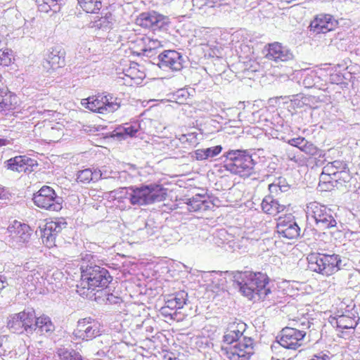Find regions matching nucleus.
<instances>
[{
	"mask_svg": "<svg viewBox=\"0 0 360 360\" xmlns=\"http://www.w3.org/2000/svg\"><path fill=\"white\" fill-rule=\"evenodd\" d=\"M67 227L64 218H56L47 221L44 227L40 229L43 243L48 248L55 245L56 236Z\"/></svg>",
	"mask_w": 360,
	"mask_h": 360,
	"instance_id": "4468645a",
	"label": "nucleus"
},
{
	"mask_svg": "<svg viewBox=\"0 0 360 360\" xmlns=\"http://www.w3.org/2000/svg\"><path fill=\"white\" fill-rule=\"evenodd\" d=\"M82 259L81 279L77 285V292L82 297L91 298L95 291L106 288L112 277L106 269L96 264L93 255L86 253Z\"/></svg>",
	"mask_w": 360,
	"mask_h": 360,
	"instance_id": "f257e3e1",
	"label": "nucleus"
},
{
	"mask_svg": "<svg viewBox=\"0 0 360 360\" xmlns=\"http://www.w3.org/2000/svg\"><path fill=\"white\" fill-rule=\"evenodd\" d=\"M139 42V46H141L140 49L141 53L147 57H152L155 55L157 50L162 46L159 40L151 39L148 36L141 37Z\"/></svg>",
	"mask_w": 360,
	"mask_h": 360,
	"instance_id": "393cba45",
	"label": "nucleus"
},
{
	"mask_svg": "<svg viewBox=\"0 0 360 360\" xmlns=\"http://www.w3.org/2000/svg\"><path fill=\"white\" fill-rule=\"evenodd\" d=\"M67 227L64 218H56L47 221L44 227L40 229L43 243L48 248L55 245L56 236Z\"/></svg>",
	"mask_w": 360,
	"mask_h": 360,
	"instance_id": "ddd939ff",
	"label": "nucleus"
},
{
	"mask_svg": "<svg viewBox=\"0 0 360 360\" xmlns=\"http://www.w3.org/2000/svg\"><path fill=\"white\" fill-rule=\"evenodd\" d=\"M9 143V141L6 139L0 138V146H6Z\"/></svg>",
	"mask_w": 360,
	"mask_h": 360,
	"instance_id": "3c124183",
	"label": "nucleus"
},
{
	"mask_svg": "<svg viewBox=\"0 0 360 360\" xmlns=\"http://www.w3.org/2000/svg\"><path fill=\"white\" fill-rule=\"evenodd\" d=\"M168 19L167 17L160 15L155 11L143 13L136 19V24L155 31L164 29L167 25Z\"/></svg>",
	"mask_w": 360,
	"mask_h": 360,
	"instance_id": "dca6fc26",
	"label": "nucleus"
},
{
	"mask_svg": "<svg viewBox=\"0 0 360 360\" xmlns=\"http://www.w3.org/2000/svg\"><path fill=\"white\" fill-rule=\"evenodd\" d=\"M129 71H131V72H133V71H134V68H130V70H129Z\"/></svg>",
	"mask_w": 360,
	"mask_h": 360,
	"instance_id": "4d7b16f0",
	"label": "nucleus"
},
{
	"mask_svg": "<svg viewBox=\"0 0 360 360\" xmlns=\"http://www.w3.org/2000/svg\"><path fill=\"white\" fill-rule=\"evenodd\" d=\"M139 125L136 123L134 124H126L124 127L119 129L117 132V136L133 137L138 132Z\"/></svg>",
	"mask_w": 360,
	"mask_h": 360,
	"instance_id": "58836bf2",
	"label": "nucleus"
},
{
	"mask_svg": "<svg viewBox=\"0 0 360 360\" xmlns=\"http://www.w3.org/2000/svg\"><path fill=\"white\" fill-rule=\"evenodd\" d=\"M243 323L233 324L224 335V342L228 345L235 343L233 346L222 347L226 356L229 360H250L254 354L253 340L243 337L242 330L245 328Z\"/></svg>",
	"mask_w": 360,
	"mask_h": 360,
	"instance_id": "20e7f679",
	"label": "nucleus"
},
{
	"mask_svg": "<svg viewBox=\"0 0 360 360\" xmlns=\"http://www.w3.org/2000/svg\"><path fill=\"white\" fill-rule=\"evenodd\" d=\"M306 214L308 220H313L316 227L321 231L337 226V221L333 210L317 202H311L307 205Z\"/></svg>",
	"mask_w": 360,
	"mask_h": 360,
	"instance_id": "0eeeda50",
	"label": "nucleus"
},
{
	"mask_svg": "<svg viewBox=\"0 0 360 360\" xmlns=\"http://www.w3.org/2000/svg\"><path fill=\"white\" fill-rule=\"evenodd\" d=\"M32 200L36 206L46 210L58 212L62 209V198L49 186H43L34 194Z\"/></svg>",
	"mask_w": 360,
	"mask_h": 360,
	"instance_id": "9d476101",
	"label": "nucleus"
},
{
	"mask_svg": "<svg viewBox=\"0 0 360 360\" xmlns=\"http://www.w3.org/2000/svg\"><path fill=\"white\" fill-rule=\"evenodd\" d=\"M32 333L35 331L39 335H50L52 333L55 327L51 319L45 315L41 316L38 318L35 316V320L32 322Z\"/></svg>",
	"mask_w": 360,
	"mask_h": 360,
	"instance_id": "b1692460",
	"label": "nucleus"
},
{
	"mask_svg": "<svg viewBox=\"0 0 360 360\" xmlns=\"http://www.w3.org/2000/svg\"><path fill=\"white\" fill-rule=\"evenodd\" d=\"M35 320V313L32 311H23L8 316L7 327L13 333L21 334L23 332L32 333V322Z\"/></svg>",
	"mask_w": 360,
	"mask_h": 360,
	"instance_id": "9b49d317",
	"label": "nucleus"
},
{
	"mask_svg": "<svg viewBox=\"0 0 360 360\" xmlns=\"http://www.w3.org/2000/svg\"><path fill=\"white\" fill-rule=\"evenodd\" d=\"M8 231L12 238L20 244L28 242L31 236L30 227L18 221L8 227Z\"/></svg>",
	"mask_w": 360,
	"mask_h": 360,
	"instance_id": "412c9836",
	"label": "nucleus"
},
{
	"mask_svg": "<svg viewBox=\"0 0 360 360\" xmlns=\"http://www.w3.org/2000/svg\"><path fill=\"white\" fill-rule=\"evenodd\" d=\"M57 354L60 360H82L80 354L72 349L58 348Z\"/></svg>",
	"mask_w": 360,
	"mask_h": 360,
	"instance_id": "72a5a7b5",
	"label": "nucleus"
},
{
	"mask_svg": "<svg viewBox=\"0 0 360 360\" xmlns=\"http://www.w3.org/2000/svg\"><path fill=\"white\" fill-rule=\"evenodd\" d=\"M198 133L196 131H192L187 134H180L178 136H176V138L185 146H195L198 143Z\"/></svg>",
	"mask_w": 360,
	"mask_h": 360,
	"instance_id": "c9c22d12",
	"label": "nucleus"
},
{
	"mask_svg": "<svg viewBox=\"0 0 360 360\" xmlns=\"http://www.w3.org/2000/svg\"><path fill=\"white\" fill-rule=\"evenodd\" d=\"M12 62V51L8 49H0V65L8 66Z\"/></svg>",
	"mask_w": 360,
	"mask_h": 360,
	"instance_id": "a19ab883",
	"label": "nucleus"
},
{
	"mask_svg": "<svg viewBox=\"0 0 360 360\" xmlns=\"http://www.w3.org/2000/svg\"><path fill=\"white\" fill-rule=\"evenodd\" d=\"M233 278L242 295L254 302L264 300L271 292L269 278L262 272L237 271Z\"/></svg>",
	"mask_w": 360,
	"mask_h": 360,
	"instance_id": "f03ea898",
	"label": "nucleus"
},
{
	"mask_svg": "<svg viewBox=\"0 0 360 360\" xmlns=\"http://www.w3.org/2000/svg\"><path fill=\"white\" fill-rule=\"evenodd\" d=\"M160 313L163 316L169 317L171 319H174V316L176 315V311H172L166 304L160 309Z\"/></svg>",
	"mask_w": 360,
	"mask_h": 360,
	"instance_id": "37998d69",
	"label": "nucleus"
},
{
	"mask_svg": "<svg viewBox=\"0 0 360 360\" xmlns=\"http://www.w3.org/2000/svg\"><path fill=\"white\" fill-rule=\"evenodd\" d=\"M184 59L180 53L174 50H166L158 55V65L160 68L179 71L183 68Z\"/></svg>",
	"mask_w": 360,
	"mask_h": 360,
	"instance_id": "2eb2a0df",
	"label": "nucleus"
},
{
	"mask_svg": "<svg viewBox=\"0 0 360 360\" xmlns=\"http://www.w3.org/2000/svg\"><path fill=\"white\" fill-rule=\"evenodd\" d=\"M266 58L275 62L288 61L293 58L292 53L278 42L269 44Z\"/></svg>",
	"mask_w": 360,
	"mask_h": 360,
	"instance_id": "4be33fe9",
	"label": "nucleus"
},
{
	"mask_svg": "<svg viewBox=\"0 0 360 360\" xmlns=\"http://www.w3.org/2000/svg\"><path fill=\"white\" fill-rule=\"evenodd\" d=\"M290 325L282 329L277 342L285 349L296 350L302 346L307 334L305 330L311 327V323L308 317L303 316L291 320Z\"/></svg>",
	"mask_w": 360,
	"mask_h": 360,
	"instance_id": "39448f33",
	"label": "nucleus"
},
{
	"mask_svg": "<svg viewBox=\"0 0 360 360\" xmlns=\"http://www.w3.org/2000/svg\"><path fill=\"white\" fill-rule=\"evenodd\" d=\"M56 131H57L58 132H59V131H58L56 129H55V128L52 127V128L51 129L50 134H53Z\"/></svg>",
	"mask_w": 360,
	"mask_h": 360,
	"instance_id": "5fc2aeb1",
	"label": "nucleus"
},
{
	"mask_svg": "<svg viewBox=\"0 0 360 360\" xmlns=\"http://www.w3.org/2000/svg\"><path fill=\"white\" fill-rule=\"evenodd\" d=\"M15 100L16 96L8 91L0 77V111L11 109L13 104L16 103Z\"/></svg>",
	"mask_w": 360,
	"mask_h": 360,
	"instance_id": "bb28decb",
	"label": "nucleus"
},
{
	"mask_svg": "<svg viewBox=\"0 0 360 360\" xmlns=\"http://www.w3.org/2000/svg\"><path fill=\"white\" fill-rule=\"evenodd\" d=\"M301 151L311 157L321 158L324 155L321 150L307 140L305 141V143L302 146Z\"/></svg>",
	"mask_w": 360,
	"mask_h": 360,
	"instance_id": "4c0bfd02",
	"label": "nucleus"
},
{
	"mask_svg": "<svg viewBox=\"0 0 360 360\" xmlns=\"http://www.w3.org/2000/svg\"><path fill=\"white\" fill-rule=\"evenodd\" d=\"M347 165L340 160H335L328 162L323 167L322 173L319 177V187L321 191H330L333 189V185L330 184L332 177L336 174L340 169H346Z\"/></svg>",
	"mask_w": 360,
	"mask_h": 360,
	"instance_id": "f3484780",
	"label": "nucleus"
},
{
	"mask_svg": "<svg viewBox=\"0 0 360 360\" xmlns=\"http://www.w3.org/2000/svg\"><path fill=\"white\" fill-rule=\"evenodd\" d=\"M106 296H107V297H106L107 301H108L109 303H110V304H112V303H117V302H120V297H117V296H114V295H112V294H109V293H108V294L106 295Z\"/></svg>",
	"mask_w": 360,
	"mask_h": 360,
	"instance_id": "8fccbe9b",
	"label": "nucleus"
},
{
	"mask_svg": "<svg viewBox=\"0 0 360 360\" xmlns=\"http://www.w3.org/2000/svg\"><path fill=\"white\" fill-rule=\"evenodd\" d=\"M126 76H129L131 79H134L133 77H131V75H128V74H126Z\"/></svg>",
	"mask_w": 360,
	"mask_h": 360,
	"instance_id": "6e6d98bb",
	"label": "nucleus"
},
{
	"mask_svg": "<svg viewBox=\"0 0 360 360\" xmlns=\"http://www.w3.org/2000/svg\"><path fill=\"white\" fill-rule=\"evenodd\" d=\"M309 268L324 276H330L340 270L345 264L338 255L312 254L309 257Z\"/></svg>",
	"mask_w": 360,
	"mask_h": 360,
	"instance_id": "6e6552de",
	"label": "nucleus"
},
{
	"mask_svg": "<svg viewBox=\"0 0 360 360\" xmlns=\"http://www.w3.org/2000/svg\"><path fill=\"white\" fill-rule=\"evenodd\" d=\"M187 297V292L185 291H179L169 295L165 301V304L172 311H177L178 309H182L186 304Z\"/></svg>",
	"mask_w": 360,
	"mask_h": 360,
	"instance_id": "c756f323",
	"label": "nucleus"
},
{
	"mask_svg": "<svg viewBox=\"0 0 360 360\" xmlns=\"http://www.w3.org/2000/svg\"><path fill=\"white\" fill-rule=\"evenodd\" d=\"M186 91L184 90V89H181L179 91H177V96L179 97L180 96H185V94H186Z\"/></svg>",
	"mask_w": 360,
	"mask_h": 360,
	"instance_id": "603ef678",
	"label": "nucleus"
},
{
	"mask_svg": "<svg viewBox=\"0 0 360 360\" xmlns=\"http://www.w3.org/2000/svg\"><path fill=\"white\" fill-rule=\"evenodd\" d=\"M338 25V20L333 15L321 13L311 22L309 27L310 31L319 34L332 31L337 27Z\"/></svg>",
	"mask_w": 360,
	"mask_h": 360,
	"instance_id": "a211bd4d",
	"label": "nucleus"
},
{
	"mask_svg": "<svg viewBox=\"0 0 360 360\" xmlns=\"http://www.w3.org/2000/svg\"><path fill=\"white\" fill-rule=\"evenodd\" d=\"M82 8L86 13H96L101 8V0H77Z\"/></svg>",
	"mask_w": 360,
	"mask_h": 360,
	"instance_id": "f704fd0d",
	"label": "nucleus"
},
{
	"mask_svg": "<svg viewBox=\"0 0 360 360\" xmlns=\"http://www.w3.org/2000/svg\"><path fill=\"white\" fill-rule=\"evenodd\" d=\"M357 321L355 317L343 314L337 319V325L338 327L343 329L354 328L358 324Z\"/></svg>",
	"mask_w": 360,
	"mask_h": 360,
	"instance_id": "e433bc0d",
	"label": "nucleus"
},
{
	"mask_svg": "<svg viewBox=\"0 0 360 360\" xmlns=\"http://www.w3.org/2000/svg\"><path fill=\"white\" fill-rule=\"evenodd\" d=\"M101 335L100 323L91 317L81 319L77 321L73 332L76 339L89 341Z\"/></svg>",
	"mask_w": 360,
	"mask_h": 360,
	"instance_id": "f8f14e48",
	"label": "nucleus"
},
{
	"mask_svg": "<svg viewBox=\"0 0 360 360\" xmlns=\"http://www.w3.org/2000/svg\"><path fill=\"white\" fill-rule=\"evenodd\" d=\"M115 22L114 16L111 13L108 12L104 15L96 17V19L91 22V27L96 30L108 31L112 28Z\"/></svg>",
	"mask_w": 360,
	"mask_h": 360,
	"instance_id": "c85d7f7f",
	"label": "nucleus"
},
{
	"mask_svg": "<svg viewBox=\"0 0 360 360\" xmlns=\"http://www.w3.org/2000/svg\"><path fill=\"white\" fill-rule=\"evenodd\" d=\"M167 190L161 185L151 184L140 186L122 188L116 191L115 199L120 202L126 200L131 205L143 206L165 200Z\"/></svg>",
	"mask_w": 360,
	"mask_h": 360,
	"instance_id": "7ed1b4c3",
	"label": "nucleus"
},
{
	"mask_svg": "<svg viewBox=\"0 0 360 360\" xmlns=\"http://www.w3.org/2000/svg\"><path fill=\"white\" fill-rule=\"evenodd\" d=\"M261 207L262 210L269 214L276 215L285 209V205H281L274 198V196L269 195L266 196L262 202Z\"/></svg>",
	"mask_w": 360,
	"mask_h": 360,
	"instance_id": "cd10ccee",
	"label": "nucleus"
},
{
	"mask_svg": "<svg viewBox=\"0 0 360 360\" xmlns=\"http://www.w3.org/2000/svg\"><path fill=\"white\" fill-rule=\"evenodd\" d=\"M82 104L90 110L100 114L114 112L121 106L120 99L112 94L90 96L83 99Z\"/></svg>",
	"mask_w": 360,
	"mask_h": 360,
	"instance_id": "1a4fd4ad",
	"label": "nucleus"
},
{
	"mask_svg": "<svg viewBox=\"0 0 360 360\" xmlns=\"http://www.w3.org/2000/svg\"><path fill=\"white\" fill-rule=\"evenodd\" d=\"M222 150L221 146L207 148L198 149L195 151V158L198 160H205L218 155Z\"/></svg>",
	"mask_w": 360,
	"mask_h": 360,
	"instance_id": "7c9ffc66",
	"label": "nucleus"
},
{
	"mask_svg": "<svg viewBox=\"0 0 360 360\" xmlns=\"http://www.w3.org/2000/svg\"><path fill=\"white\" fill-rule=\"evenodd\" d=\"M225 157L226 158L225 167L232 174L241 177H248L253 173L255 162L247 150H229L226 153Z\"/></svg>",
	"mask_w": 360,
	"mask_h": 360,
	"instance_id": "423d86ee",
	"label": "nucleus"
},
{
	"mask_svg": "<svg viewBox=\"0 0 360 360\" xmlns=\"http://www.w3.org/2000/svg\"><path fill=\"white\" fill-rule=\"evenodd\" d=\"M38 6V10L42 13H48L49 11H53V8L50 4H48L47 2L41 1L37 2Z\"/></svg>",
	"mask_w": 360,
	"mask_h": 360,
	"instance_id": "a18cd8bd",
	"label": "nucleus"
},
{
	"mask_svg": "<svg viewBox=\"0 0 360 360\" xmlns=\"http://www.w3.org/2000/svg\"><path fill=\"white\" fill-rule=\"evenodd\" d=\"M110 176L105 171L101 169H85L80 170L77 174V182L82 184H89L91 181H98L101 179H107Z\"/></svg>",
	"mask_w": 360,
	"mask_h": 360,
	"instance_id": "5701e85b",
	"label": "nucleus"
},
{
	"mask_svg": "<svg viewBox=\"0 0 360 360\" xmlns=\"http://www.w3.org/2000/svg\"><path fill=\"white\" fill-rule=\"evenodd\" d=\"M351 176L347 168L342 169H340L336 174H334L331 181H330V184L333 185V188L334 187H338V185L342 186L343 184L349 182Z\"/></svg>",
	"mask_w": 360,
	"mask_h": 360,
	"instance_id": "473e14b6",
	"label": "nucleus"
},
{
	"mask_svg": "<svg viewBox=\"0 0 360 360\" xmlns=\"http://www.w3.org/2000/svg\"><path fill=\"white\" fill-rule=\"evenodd\" d=\"M46 63L52 69H57L64 65V57L57 49H52L46 57Z\"/></svg>",
	"mask_w": 360,
	"mask_h": 360,
	"instance_id": "2f4dec72",
	"label": "nucleus"
},
{
	"mask_svg": "<svg viewBox=\"0 0 360 360\" xmlns=\"http://www.w3.org/2000/svg\"><path fill=\"white\" fill-rule=\"evenodd\" d=\"M139 231L141 232V233H143V232H146L148 236H152L155 233L153 228L151 227V226L148 223L146 224L145 229H139Z\"/></svg>",
	"mask_w": 360,
	"mask_h": 360,
	"instance_id": "de8ad7c7",
	"label": "nucleus"
},
{
	"mask_svg": "<svg viewBox=\"0 0 360 360\" xmlns=\"http://www.w3.org/2000/svg\"><path fill=\"white\" fill-rule=\"evenodd\" d=\"M13 349V344L4 335L1 336L0 356H8Z\"/></svg>",
	"mask_w": 360,
	"mask_h": 360,
	"instance_id": "ea45409f",
	"label": "nucleus"
},
{
	"mask_svg": "<svg viewBox=\"0 0 360 360\" xmlns=\"http://www.w3.org/2000/svg\"><path fill=\"white\" fill-rule=\"evenodd\" d=\"M186 200L187 210L190 212L205 211L210 207V201L205 195L197 194Z\"/></svg>",
	"mask_w": 360,
	"mask_h": 360,
	"instance_id": "a878e982",
	"label": "nucleus"
},
{
	"mask_svg": "<svg viewBox=\"0 0 360 360\" xmlns=\"http://www.w3.org/2000/svg\"><path fill=\"white\" fill-rule=\"evenodd\" d=\"M305 141L306 139L304 138L299 136L297 138L289 139L288 141V143L292 146L298 148L301 150L302 146L305 143Z\"/></svg>",
	"mask_w": 360,
	"mask_h": 360,
	"instance_id": "79ce46f5",
	"label": "nucleus"
},
{
	"mask_svg": "<svg viewBox=\"0 0 360 360\" xmlns=\"http://www.w3.org/2000/svg\"><path fill=\"white\" fill-rule=\"evenodd\" d=\"M274 181L278 185V187L280 188V193L286 192L289 189L290 186L287 183L285 179L283 177H279Z\"/></svg>",
	"mask_w": 360,
	"mask_h": 360,
	"instance_id": "c03bdc74",
	"label": "nucleus"
},
{
	"mask_svg": "<svg viewBox=\"0 0 360 360\" xmlns=\"http://www.w3.org/2000/svg\"><path fill=\"white\" fill-rule=\"evenodd\" d=\"M9 195L10 194L8 191L4 188H0V202L7 200Z\"/></svg>",
	"mask_w": 360,
	"mask_h": 360,
	"instance_id": "09e8293b",
	"label": "nucleus"
},
{
	"mask_svg": "<svg viewBox=\"0 0 360 360\" xmlns=\"http://www.w3.org/2000/svg\"><path fill=\"white\" fill-rule=\"evenodd\" d=\"M277 232L282 238L295 239L300 234V229L297 222L290 217H280L277 223Z\"/></svg>",
	"mask_w": 360,
	"mask_h": 360,
	"instance_id": "6ab92c4d",
	"label": "nucleus"
},
{
	"mask_svg": "<svg viewBox=\"0 0 360 360\" xmlns=\"http://www.w3.org/2000/svg\"><path fill=\"white\" fill-rule=\"evenodd\" d=\"M8 169L18 172H30L37 165L36 160L25 155L15 156L5 162Z\"/></svg>",
	"mask_w": 360,
	"mask_h": 360,
	"instance_id": "aec40b11",
	"label": "nucleus"
},
{
	"mask_svg": "<svg viewBox=\"0 0 360 360\" xmlns=\"http://www.w3.org/2000/svg\"><path fill=\"white\" fill-rule=\"evenodd\" d=\"M218 235L219 236H225L226 235V231L225 230H220L218 232Z\"/></svg>",
	"mask_w": 360,
	"mask_h": 360,
	"instance_id": "864d4df0",
	"label": "nucleus"
},
{
	"mask_svg": "<svg viewBox=\"0 0 360 360\" xmlns=\"http://www.w3.org/2000/svg\"><path fill=\"white\" fill-rule=\"evenodd\" d=\"M269 191L270 192V195H277L280 192V188L278 187V185L276 184L275 181H274L272 184L269 185Z\"/></svg>",
	"mask_w": 360,
	"mask_h": 360,
	"instance_id": "49530a36",
	"label": "nucleus"
}]
</instances>
